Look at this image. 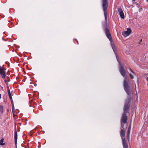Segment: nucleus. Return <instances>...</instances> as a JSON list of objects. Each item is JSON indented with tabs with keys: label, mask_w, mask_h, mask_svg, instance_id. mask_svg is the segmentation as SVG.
<instances>
[{
	"label": "nucleus",
	"mask_w": 148,
	"mask_h": 148,
	"mask_svg": "<svg viewBox=\"0 0 148 148\" xmlns=\"http://www.w3.org/2000/svg\"><path fill=\"white\" fill-rule=\"evenodd\" d=\"M102 6L104 15L105 18V21H106L107 19V9L108 7V2L107 0H102Z\"/></svg>",
	"instance_id": "2"
},
{
	"label": "nucleus",
	"mask_w": 148,
	"mask_h": 148,
	"mask_svg": "<svg viewBox=\"0 0 148 148\" xmlns=\"http://www.w3.org/2000/svg\"><path fill=\"white\" fill-rule=\"evenodd\" d=\"M8 94L9 96L10 95H11V94L10 91L9 89L8 90Z\"/></svg>",
	"instance_id": "17"
},
{
	"label": "nucleus",
	"mask_w": 148,
	"mask_h": 148,
	"mask_svg": "<svg viewBox=\"0 0 148 148\" xmlns=\"http://www.w3.org/2000/svg\"><path fill=\"white\" fill-rule=\"evenodd\" d=\"M147 2H148V0H146Z\"/></svg>",
	"instance_id": "24"
},
{
	"label": "nucleus",
	"mask_w": 148,
	"mask_h": 148,
	"mask_svg": "<svg viewBox=\"0 0 148 148\" xmlns=\"http://www.w3.org/2000/svg\"><path fill=\"white\" fill-rule=\"evenodd\" d=\"M124 90L127 94L130 96L132 94L131 90L130 89L128 84L125 79L124 81Z\"/></svg>",
	"instance_id": "3"
},
{
	"label": "nucleus",
	"mask_w": 148,
	"mask_h": 148,
	"mask_svg": "<svg viewBox=\"0 0 148 148\" xmlns=\"http://www.w3.org/2000/svg\"><path fill=\"white\" fill-rule=\"evenodd\" d=\"M0 74L2 78L4 79L5 77V73L4 70L1 67H0Z\"/></svg>",
	"instance_id": "8"
},
{
	"label": "nucleus",
	"mask_w": 148,
	"mask_h": 148,
	"mask_svg": "<svg viewBox=\"0 0 148 148\" xmlns=\"http://www.w3.org/2000/svg\"><path fill=\"white\" fill-rule=\"evenodd\" d=\"M1 98V94H0V99Z\"/></svg>",
	"instance_id": "22"
},
{
	"label": "nucleus",
	"mask_w": 148,
	"mask_h": 148,
	"mask_svg": "<svg viewBox=\"0 0 148 148\" xmlns=\"http://www.w3.org/2000/svg\"><path fill=\"white\" fill-rule=\"evenodd\" d=\"M142 41V40H140V42H141Z\"/></svg>",
	"instance_id": "27"
},
{
	"label": "nucleus",
	"mask_w": 148,
	"mask_h": 148,
	"mask_svg": "<svg viewBox=\"0 0 148 148\" xmlns=\"http://www.w3.org/2000/svg\"><path fill=\"white\" fill-rule=\"evenodd\" d=\"M121 136L122 138V140H125V132L123 130V127L121 126Z\"/></svg>",
	"instance_id": "7"
},
{
	"label": "nucleus",
	"mask_w": 148,
	"mask_h": 148,
	"mask_svg": "<svg viewBox=\"0 0 148 148\" xmlns=\"http://www.w3.org/2000/svg\"><path fill=\"white\" fill-rule=\"evenodd\" d=\"M130 71L132 73H130L129 76L130 78L132 79H133L134 78V75H135L134 73V71L130 68L129 69Z\"/></svg>",
	"instance_id": "10"
},
{
	"label": "nucleus",
	"mask_w": 148,
	"mask_h": 148,
	"mask_svg": "<svg viewBox=\"0 0 148 148\" xmlns=\"http://www.w3.org/2000/svg\"><path fill=\"white\" fill-rule=\"evenodd\" d=\"M14 139H17V133L16 127L14 129Z\"/></svg>",
	"instance_id": "13"
},
{
	"label": "nucleus",
	"mask_w": 148,
	"mask_h": 148,
	"mask_svg": "<svg viewBox=\"0 0 148 148\" xmlns=\"http://www.w3.org/2000/svg\"><path fill=\"white\" fill-rule=\"evenodd\" d=\"M3 110V107L2 106H0V112H2Z\"/></svg>",
	"instance_id": "16"
},
{
	"label": "nucleus",
	"mask_w": 148,
	"mask_h": 148,
	"mask_svg": "<svg viewBox=\"0 0 148 148\" xmlns=\"http://www.w3.org/2000/svg\"><path fill=\"white\" fill-rule=\"evenodd\" d=\"M124 148H128V145L126 143L125 139L122 140Z\"/></svg>",
	"instance_id": "11"
},
{
	"label": "nucleus",
	"mask_w": 148,
	"mask_h": 148,
	"mask_svg": "<svg viewBox=\"0 0 148 148\" xmlns=\"http://www.w3.org/2000/svg\"><path fill=\"white\" fill-rule=\"evenodd\" d=\"M127 119L126 114L123 113L121 121V126L123 127L124 124L126 123Z\"/></svg>",
	"instance_id": "4"
},
{
	"label": "nucleus",
	"mask_w": 148,
	"mask_h": 148,
	"mask_svg": "<svg viewBox=\"0 0 148 148\" xmlns=\"http://www.w3.org/2000/svg\"><path fill=\"white\" fill-rule=\"evenodd\" d=\"M3 139H2L0 141V145H4L5 143H3Z\"/></svg>",
	"instance_id": "14"
},
{
	"label": "nucleus",
	"mask_w": 148,
	"mask_h": 148,
	"mask_svg": "<svg viewBox=\"0 0 148 148\" xmlns=\"http://www.w3.org/2000/svg\"><path fill=\"white\" fill-rule=\"evenodd\" d=\"M143 9L142 8H141L139 9L138 11L139 12H140Z\"/></svg>",
	"instance_id": "19"
},
{
	"label": "nucleus",
	"mask_w": 148,
	"mask_h": 148,
	"mask_svg": "<svg viewBox=\"0 0 148 148\" xmlns=\"http://www.w3.org/2000/svg\"><path fill=\"white\" fill-rule=\"evenodd\" d=\"M0 67H1V66H0Z\"/></svg>",
	"instance_id": "28"
},
{
	"label": "nucleus",
	"mask_w": 148,
	"mask_h": 148,
	"mask_svg": "<svg viewBox=\"0 0 148 148\" xmlns=\"http://www.w3.org/2000/svg\"><path fill=\"white\" fill-rule=\"evenodd\" d=\"M105 32L107 37L109 40L111 42L112 48L116 55V59L119 63V69L120 73L121 75L123 77H124L125 75L126 72L123 66L121 64L120 61L118 60V57L116 54V48L114 43L112 42V39L109 31L108 29L106 28L105 29Z\"/></svg>",
	"instance_id": "1"
},
{
	"label": "nucleus",
	"mask_w": 148,
	"mask_h": 148,
	"mask_svg": "<svg viewBox=\"0 0 148 148\" xmlns=\"http://www.w3.org/2000/svg\"><path fill=\"white\" fill-rule=\"evenodd\" d=\"M76 41H77V44H78V41H77V40H76Z\"/></svg>",
	"instance_id": "23"
},
{
	"label": "nucleus",
	"mask_w": 148,
	"mask_h": 148,
	"mask_svg": "<svg viewBox=\"0 0 148 148\" xmlns=\"http://www.w3.org/2000/svg\"><path fill=\"white\" fill-rule=\"evenodd\" d=\"M137 7H138V8H139V7H138V6H137Z\"/></svg>",
	"instance_id": "26"
},
{
	"label": "nucleus",
	"mask_w": 148,
	"mask_h": 148,
	"mask_svg": "<svg viewBox=\"0 0 148 148\" xmlns=\"http://www.w3.org/2000/svg\"><path fill=\"white\" fill-rule=\"evenodd\" d=\"M118 11L119 12L120 17L123 19H124L125 18V16L123 10L120 6H118L117 7Z\"/></svg>",
	"instance_id": "5"
},
{
	"label": "nucleus",
	"mask_w": 148,
	"mask_h": 148,
	"mask_svg": "<svg viewBox=\"0 0 148 148\" xmlns=\"http://www.w3.org/2000/svg\"><path fill=\"white\" fill-rule=\"evenodd\" d=\"M129 108V105H128V104H125L124 106V112L123 113H125L126 114V113L127 112H128L127 111L128 110V109Z\"/></svg>",
	"instance_id": "9"
},
{
	"label": "nucleus",
	"mask_w": 148,
	"mask_h": 148,
	"mask_svg": "<svg viewBox=\"0 0 148 148\" xmlns=\"http://www.w3.org/2000/svg\"><path fill=\"white\" fill-rule=\"evenodd\" d=\"M131 101V100L130 99H127V100H126V103L125 104H128V105H129V103Z\"/></svg>",
	"instance_id": "15"
},
{
	"label": "nucleus",
	"mask_w": 148,
	"mask_h": 148,
	"mask_svg": "<svg viewBox=\"0 0 148 148\" xmlns=\"http://www.w3.org/2000/svg\"><path fill=\"white\" fill-rule=\"evenodd\" d=\"M9 97L10 99L12 100V98L11 95L9 96Z\"/></svg>",
	"instance_id": "20"
},
{
	"label": "nucleus",
	"mask_w": 148,
	"mask_h": 148,
	"mask_svg": "<svg viewBox=\"0 0 148 148\" xmlns=\"http://www.w3.org/2000/svg\"><path fill=\"white\" fill-rule=\"evenodd\" d=\"M131 125H129L128 128V129L127 133L128 138V137L129 136L130 134V130H131Z\"/></svg>",
	"instance_id": "12"
},
{
	"label": "nucleus",
	"mask_w": 148,
	"mask_h": 148,
	"mask_svg": "<svg viewBox=\"0 0 148 148\" xmlns=\"http://www.w3.org/2000/svg\"><path fill=\"white\" fill-rule=\"evenodd\" d=\"M131 32V29H128L127 30L124 31L122 32V35L125 37H126L128 36Z\"/></svg>",
	"instance_id": "6"
},
{
	"label": "nucleus",
	"mask_w": 148,
	"mask_h": 148,
	"mask_svg": "<svg viewBox=\"0 0 148 148\" xmlns=\"http://www.w3.org/2000/svg\"><path fill=\"white\" fill-rule=\"evenodd\" d=\"M14 104H13L12 106V111H13V110H14Z\"/></svg>",
	"instance_id": "21"
},
{
	"label": "nucleus",
	"mask_w": 148,
	"mask_h": 148,
	"mask_svg": "<svg viewBox=\"0 0 148 148\" xmlns=\"http://www.w3.org/2000/svg\"><path fill=\"white\" fill-rule=\"evenodd\" d=\"M17 139H14L15 144L16 145Z\"/></svg>",
	"instance_id": "18"
},
{
	"label": "nucleus",
	"mask_w": 148,
	"mask_h": 148,
	"mask_svg": "<svg viewBox=\"0 0 148 148\" xmlns=\"http://www.w3.org/2000/svg\"><path fill=\"white\" fill-rule=\"evenodd\" d=\"M133 0V1H135L136 0Z\"/></svg>",
	"instance_id": "25"
}]
</instances>
